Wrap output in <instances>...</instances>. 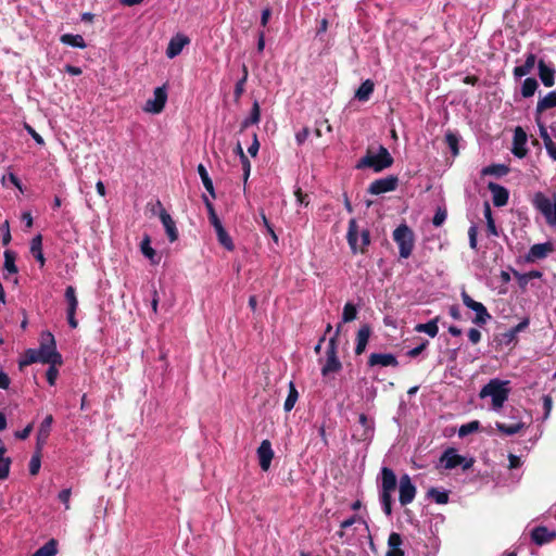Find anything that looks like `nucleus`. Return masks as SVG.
<instances>
[{
	"mask_svg": "<svg viewBox=\"0 0 556 556\" xmlns=\"http://www.w3.org/2000/svg\"><path fill=\"white\" fill-rule=\"evenodd\" d=\"M508 380L491 379L479 392L481 399L491 397L492 410L500 412L508 400L510 389Z\"/></svg>",
	"mask_w": 556,
	"mask_h": 556,
	"instance_id": "nucleus-1",
	"label": "nucleus"
},
{
	"mask_svg": "<svg viewBox=\"0 0 556 556\" xmlns=\"http://www.w3.org/2000/svg\"><path fill=\"white\" fill-rule=\"evenodd\" d=\"M38 353L42 364L61 366L63 363L62 355L56 351L54 337L49 331L41 334Z\"/></svg>",
	"mask_w": 556,
	"mask_h": 556,
	"instance_id": "nucleus-2",
	"label": "nucleus"
},
{
	"mask_svg": "<svg viewBox=\"0 0 556 556\" xmlns=\"http://www.w3.org/2000/svg\"><path fill=\"white\" fill-rule=\"evenodd\" d=\"M392 237L399 248L400 257L408 258L415 247V235L413 230L406 224H401L393 231Z\"/></svg>",
	"mask_w": 556,
	"mask_h": 556,
	"instance_id": "nucleus-3",
	"label": "nucleus"
},
{
	"mask_svg": "<svg viewBox=\"0 0 556 556\" xmlns=\"http://www.w3.org/2000/svg\"><path fill=\"white\" fill-rule=\"evenodd\" d=\"M532 203L549 225H556V195L551 199L542 192H536Z\"/></svg>",
	"mask_w": 556,
	"mask_h": 556,
	"instance_id": "nucleus-4",
	"label": "nucleus"
},
{
	"mask_svg": "<svg viewBox=\"0 0 556 556\" xmlns=\"http://www.w3.org/2000/svg\"><path fill=\"white\" fill-rule=\"evenodd\" d=\"M341 325H338L337 330L333 334V337L330 338L327 351H326V363L321 368V375L328 376L332 372H338L341 368V362L338 358L337 355V338L340 332Z\"/></svg>",
	"mask_w": 556,
	"mask_h": 556,
	"instance_id": "nucleus-5",
	"label": "nucleus"
},
{
	"mask_svg": "<svg viewBox=\"0 0 556 556\" xmlns=\"http://www.w3.org/2000/svg\"><path fill=\"white\" fill-rule=\"evenodd\" d=\"M167 101V89L166 85L156 87L153 92V99H149L146 102L144 111L153 114H160L163 112Z\"/></svg>",
	"mask_w": 556,
	"mask_h": 556,
	"instance_id": "nucleus-6",
	"label": "nucleus"
},
{
	"mask_svg": "<svg viewBox=\"0 0 556 556\" xmlns=\"http://www.w3.org/2000/svg\"><path fill=\"white\" fill-rule=\"evenodd\" d=\"M417 493L415 484L408 475L401 476L399 480V501L402 506L410 504Z\"/></svg>",
	"mask_w": 556,
	"mask_h": 556,
	"instance_id": "nucleus-7",
	"label": "nucleus"
},
{
	"mask_svg": "<svg viewBox=\"0 0 556 556\" xmlns=\"http://www.w3.org/2000/svg\"><path fill=\"white\" fill-rule=\"evenodd\" d=\"M463 303L470 309L476 313V317L473 323L481 326L486 324V321L491 318V315L488 313L485 306L471 299L465 291L462 292Z\"/></svg>",
	"mask_w": 556,
	"mask_h": 556,
	"instance_id": "nucleus-8",
	"label": "nucleus"
},
{
	"mask_svg": "<svg viewBox=\"0 0 556 556\" xmlns=\"http://www.w3.org/2000/svg\"><path fill=\"white\" fill-rule=\"evenodd\" d=\"M65 301L67 303V323L71 328L75 329L78 326V321L75 317L78 307V300L76 296V290L73 286H67L64 293Z\"/></svg>",
	"mask_w": 556,
	"mask_h": 556,
	"instance_id": "nucleus-9",
	"label": "nucleus"
},
{
	"mask_svg": "<svg viewBox=\"0 0 556 556\" xmlns=\"http://www.w3.org/2000/svg\"><path fill=\"white\" fill-rule=\"evenodd\" d=\"M440 463L445 469H453L457 466H463L464 469H468L471 466V463L457 454L455 448H447L441 456Z\"/></svg>",
	"mask_w": 556,
	"mask_h": 556,
	"instance_id": "nucleus-10",
	"label": "nucleus"
},
{
	"mask_svg": "<svg viewBox=\"0 0 556 556\" xmlns=\"http://www.w3.org/2000/svg\"><path fill=\"white\" fill-rule=\"evenodd\" d=\"M357 168L371 167L375 172L379 173L382 170V144L378 147V151L376 153L372 152L370 148H368L366 155L363 156L357 165Z\"/></svg>",
	"mask_w": 556,
	"mask_h": 556,
	"instance_id": "nucleus-11",
	"label": "nucleus"
},
{
	"mask_svg": "<svg viewBox=\"0 0 556 556\" xmlns=\"http://www.w3.org/2000/svg\"><path fill=\"white\" fill-rule=\"evenodd\" d=\"M156 206H159V217L165 228L166 235L170 242H175L178 239V230L176 227L175 220L168 214V212L164 208L162 202L160 200L156 201Z\"/></svg>",
	"mask_w": 556,
	"mask_h": 556,
	"instance_id": "nucleus-12",
	"label": "nucleus"
},
{
	"mask_svg": "<svg viewBox=\"0 0 556 556\" xmlns=\"http://www.w3.org/2000/svg\"><path fill=\"white\" fill-rule=\"evenodd\" d=\"M527 141L528 136L527 132L523 130L522 127L517 126L514 130V138H513V149L511 152L515 156L522 159L526 156L528 149H527Z\"/></svg>",
	"mask_w": 556,
	"mask_h": 556,
	"instance_id": "nucleus-13",
	"label": "nucleus"
},
{
	"mask_svg": "<svg viewBox=\"0 0 556 556\" xmlns=\"http://www.w3.org/2000/svg\"><path fill=\"white\" fill-rule=\"evenodd\" d=\"M397 481L394 472L384 467L383 488H384V514H391V496L390 492L396 488Z\"/></svg>",
	"mask_w": 556,
	"mask_h": 556,
	"instance_id": "nucleus-14",
	"label": "nucleus"
},
{
	"mask_svg": "<svg viewBox=\"0 0 556 556\" xmlns=\"http://www.w3.org/2000/svg\"><path fill=\"white\" fill-rule=\"evenodd\" d=\"M257 457L260 467L263 471H267L270 468L271 460L274 458V451L269 440H264L257 447Z\"/></svg>",
	"mask_w": 556,
	"mask_h": 556,
	"instance_id": "nucleus-15",
	"label": "nucleus"
},
{
	"mask_svg": "<svg viewBox=\"0 0 556 556\" xmlns=\"http://www.w3.org/2000/svg\"><path fill=\"white\" fill-rule=\"evenodd\" d=\"M53 424V416L47 415L45 419L41 421L38 432H37V439H36V445L37 450H42L45 444L48 441V438L51 432V426Z\"/></svg>",
	"mask_w": 556,
	"mask_h": 556,
	"instance_id": "nucleus-16",
	"label": "nucleus"
},
{
	"mask_svg": "<svg viewBox=\"0 0 556 556\" xmlns=\"http://www.w3.org/2000/svg\"><path fill=\"white\" fill-rule=\"evenodd\" d=\"M189 42L190 40L187 36L177 35L173 37L167 46L166 55L170 59L177 56Z\"/></svg>",
	"mask_w": 556,
	"mask_h": 556,
	"instance_id": "nucleus-17",
	"label": "nucleus"
},
{
	"mask_svg": "<svg viewBox=\"0 0 556 556\" xmlns=\"http://www.w3.org/2000/svg\"><path fill=\"white\" fill-rule=\"evenodd\" d=\"M370 334H371L370 326L368 324L362 325L356 334V346H355L356 355H361L364 353Z\"/></svg>",
	"mask_w": 556,
	"mask_h": 556,
	"instance_id": "nucleus-18",
	"label": "nucleus"
},
{
	"mask_svg": "<svg viewBox=\"0 0 556 556\" xmlns=\"http://www.w3.org/2000/svg\"><path fill=\"white\" fill-rule=\"evenodd\" d=\"M556 538L555 531H549L545 527H536L531 532V539L533 542H535L538 545H542L545 543L551 542Z\"/></svg>",
	"mask_w": 556,
	"mask_h": 556,
	"instance_id": "nucleus-19",
	"label": "nucleus"
},
{
	"mask_svg": "<svg viewBox=\"0 0 556 556\" xmlns=\"http://www.w3.org/2000/svg\"><path fill=\"white\" fill-rule=\"evenodd\" d=\"M539 76L545 87H552L555 83V70L547 65L543 60L538 63Z\"/></svg>",
	"mask_w": 556,
	"mask_h": 556,
	"instance_id": "nucleus-20",
	"label": "nucleus"
},
{
	"mask_svg": "<svg viewBox=\"0 0 556 556\" xmlns=\"http://www.w3.org/2000/svg\"><path fill=\"white\" fill-rule=\"evenodd\" d=\"M403 540L399 533L392 532L388 539V552L386 556H404L402 549Z\"/></svg>",
	"mask_w": 556,
	"mask_h": 556,
	"instance_id": "nucleus-21",
	"label": "nucleus"
},
{
	"mask_svg": "<svg viewBox=\"0 0 556 556\" xmlns=\"http://www.w3.org/2000/svg\"><path fill=\"white\" fill-rule=\"evenodd\" d=\"M489 189L492 192L493 195V204L495 206H504L508 201V191L506 188L491 182L489 185Z\"/></svg>",
	"mask_w": 556,
	"mask_h": 556,
	"instance_id": "nucleus-22",
	"label": "nucleus"
},
{
	"mask_svg": "<svg viewBox=\"0 0 556 556\" xmlns=\"http://www.w3.org/2000/svg\"><path fill=\"white\" fill-rule=\"evenodd\" d=\"M552 251L549 243H538L530 248L528 253L529 261H536L544 258Z\"/></svg>",
	"mask_w": 556,
	"mask_h": 556,
	"instance_id": "nucleus-23",
	"label": "nucleus"
},
{
	"mask_svg": "<svg viewBox=\"0 0 556 556\" xmlns=\"http://www.w3.org/2000/svg\"><path fill=\"white\" fill-rule=\"evenodd\" d=\"M30 253L40 263V266H45L46 258L42 253V237L41 235H37L31 239L30 242Z\"/></svg>",
	"mask_w": 556,
	"mask_h": 556,
	"instance_id": "nucleus-24",
	"label": "nucleus"
},
{
	"mask_svg": "<svg viewBox=\"0 0 556 556\" xmlns=\"http://www.w3.org/2000/svg\"><path fill=\"white\" fill-rule=\"evenodd\" d=\"M535 55L533 53H529L526 58L525 64L520 66H516L514 68V76L515 78H521L526 75H528L535 65Z\"/></svg>",
	"mask_w": 556,
	"mask_h": 556,
	"instance_id": "nucleus-25",
	"label": "nucleus"
},
{
	"mask_svg": "<svg viewBox=\"0 0 556 556\" xmlns=\"http://www.w3.org/2000/svg\"><path fill=\"white\" fill-rule=\"evenodd\" d=\"M151 241L148 236L141 241L140 249L142 254L148 257L151 264L156 265L160 263L161 257L157 256L155 250L151 247Z\"/></svg>",
	"mask_w": 556,
	"mask_h": 556,
	"instance_id": "nucleus-26",
	"label": "nucleus"
},
{
	"mask_svg": "<svg viewBox=\"0 0 556 556\" xmlns=\"http://www.w3.org/2000/svg\"><path fill=\"white\" fill-rule=\"evenodd\" d=\"M495 427L503 434L514 435V434L520 432L525 428V424L520 420H517L516 422L510 424V425H506L503 422H496Z\"/></svg>",
	"mask_w": 556,
	"mask_h": 556,
	"instance_id": "nucleus-27",
	"label": "nucleus"
},
{
	"mask_svg": "<svg viewBox=\"0 0 556 556\" xmlns=\"http://www.w3.org/2000/svg\"><path fill=\"white\" fill-rule=\"evenodd\" d=\"M60 41L74 48L85 49L87 47L81 35L64 34L60 37Z\"/></svg>",
	"mask_w": 556,
	"mask_h": 556,
	"instance_id": "nucleus-28",
	"label": "nucleus"
},
{
	"mask_svg": "<svg viewBox=\"0 0 556 556\" xmlns=\"http://www.w3.org/2000/svg\"><path fill=\"white\" fill-rule=\"evenodd\" d=\"M197 170H198L199 176L201 177V180H202V184H203L205 190L210 193V195L212 198L215 199L216 198V193H215V189H214V186H213V181L210 178L208 173H207L205 166L203 164H199Z\"/></svg>",
	"mask_w": 556,
	"mask_h": 556,
	"instance_id": "nucleus-29",
	"label": "nucleus"
},
{
	"mask_svg": "<svg viewBox=\"0 0 556 556\" xmlns=\"http://www.w3.org/2000/svg\"><path fill=\"white\" fill-rule=\"evenodd\" d=\"M215 231H216V236H217V240L219 242V244L222 247H224L227 251H233L235 250V244H233V241L231 239V237L228 235V232L226 231V229L224 228V226H219L217 228H215Z\"/></svg>",
	"mask_w": 556,
	"mask_h": 556,
	"instance_id": "nucleus-30",
	"label": "nucleus"
},
{
	"mask_svg": "<svg viewBox=\"0 0 556 556\" xmlns=\"http://www.w3.org/2000/svg\"><path fill=\"white\" fill-rule=\"evenodd\" d=\"M58 553V541L50 539L41 547H39L33 556H55Z\"/></svg>",
	"mask_w": 556,
	"mask_h": 556,
	"instance_id": "nucleus-31",
	"label": "nucleus"
},
{
	"mask_svg": "<svg viewBox=\"0 0 556 556\" xmlns=\"http://www.w3.org/2000/svg\"><path fill=\"white\" fill-rule=\"evenodd\" d=\"M553 108H556V91L548 92L546 96L540 99L536 104L538 113Z\"/></svg>",
	"mask_w": 556,
	"mask_h": 556,
	"instance_id": "nucleus-32",
	"label": "nucleus"
},
{
	"mask_svg": "<svg viewBox=\"0 0 556 556\" xmlns=\"http://www.w3.org/2000/svg\"><path fill=\"white\" fill-rule=\"evenodd\" d=\"M374 91V83L369 79L365 80L355 91V98L359 101H367Z\"/></svg>",
	"mask_w": 556,
	"mask_h": 556,
	"instance_id": "nucleus-33",
	"label": "nucleus"
},
{
	"mask_svg": "<svg viewBox=\"0 0 556 556\" xmlns=\"http://www.w3.org/2000/svg\"><path fill=\"white\" fill-rule=\"evenodd\" d=\"M260 118H261L260 104L257 101H254L251 112H250V116L248 118H245L241 124V130L245 129L250 125L257 124L260 122Z\"/></svg>",
	"mask_w": 556,
	"mask_h": 556,
	"instance_id": "nucleus-34",
	"label": "nucleus"
},
{
	"mask_svg": "<svg viewBox=\"0 0 556 556\" xmlns=\"http://www.w3.org/2000/svg\"><path fill=\"white\" fill-rule=\"evenodd\" d=\"M348 242L353 250V252H356L358 250L357 241H358V231L356 222L354 219H351L349 223V231H348Z\"/></svg>",
	"mask_w": 556,
	"mask_h": 556,
	"instance_id": "nucleus-35",
	"label": "nucleus"
},
{
	"mask_svg": "<svg viewBox=\"0 0 556 556\" xmlns=\"http://www.w3.org/2000/svg\"><path fill=\"white\" fill-rule=\"evenodd\" d=\"M299 399L298 390L292 381L289 382V393L285 401L283 408L286 412H291Z\"/></svg>",
	"mask_w": 556,
	"mask_h": 556,
	"instance_id": "nucleus-36",
	"label": "nucleus"
},
{
	"mask_svg": "<svg viewBox=\"0 0 556 556\" xmlns=\"http://www.w3.org/2000/svg\"><path fill=\"white\" fill-rule=\"evenodd\" d=\"M415 330L417 332H424L430 336L431 338H434L439 332V327L437 325V319H432L426 324H418L415 327Z\"/></svg>",
	"mask_w": 556,
	"mask_h": 556,
	"instance_id": "nucleus-37",
	"label": "nucleus"
},
{
	"mask_svg": "<svg viewBox=\"0 0 556 556\" xmlns=\"http://www.w3.org/2000/svg\"><path fill=\"white\" fill-rule=\"evenodd\" d=\"M538 86H539V84L535 78H532V77L526 78L521 86L522 97H525V98L532 97L535 93Z\"/></svg>",
	"mask_w": 556,
	"mask_h": 556,
	"instance_id": "nucleus-38",
	"label": "nucleus"
},
{
	"mask_svg": "<svg viewBox=\"0 0 556 556\" xmlns=\"http://www.w3.org/2000/svg\"><path fill=\"white\" fill-rule=\"evenodd\" d=\"M16 255L14 252L7 250L4 252V269L10 274H16L18 271L17 266L15 265Z\"/></svg>",
	"mask_w": 556,
	"mask_h": 556,
	"instance_id": "nucleus-39",
	"label": "nucleus"
},
{
	"mask_svg": "<svg viewBox=\"0 0 556 556\" xmlns=\"http://www.w3.org/2000/svg\"><path fill=\"white\" fill-rule=\"evenodd\" d=\"M356 317H357L356 306L353 303L348 302L343 307L342 321L351 323L354 319H356Z\"/></svg>",
	"mask_w": 556,
	"mask_h": 556,
	"instance_id": "nucleus-40",
	"label": "nucleus"
},
{
	"mask_svg": "<svg viewBox=\"0 0 556 556\" xmlns=\"http://www.w3.org/2000/svg\"><path fill=\"white\" fill-rule=\"evenodd\" d=\"M41 451L42 450H37L36 448L34 455L30 458V462H29V473L31 476L38 475V472L40 470V466H41Z\"/></svg>",
	"mask_w": 556,
	"mask_h": 556,
	"instance_id": "nucleus-41",
	"label": "nucleus"
},
{
	"mask_svg": "<svg viewBox=\"0 0 556 556\" xmlns=\"http://www.w3.org/2000/svg\"><path fill=\"white\" fill-rule=\"evenodd\" d=\"M480 427V422L478 420H472L470 422H467L465 425H462L458 429V435L460 438H464L470 433L476 432Z\"/></svg>",
	"mask_w": 556,
	"mask_h": 556,
	"instance_id": "nucleus-42",
	"label": "nucleus"
},
{
	"mask_svg": "<svg viewBox=\"0 0 556 556\" xmlns=\"http://www.w3.org/2000/svg\"><path fill=\"white\" fill-rule=\"evenodd\" d=\"M484 217L486 219V228H488V232L492 236H497V229H496V226H495V222L492 217V212H491V207L489 204H485V207H484Z\"/></svg>",
	"mask_w": 556,
	"mask_h": 556,
	"instance_id": "nucleus-43",
	"label": "nucleus"
},
{
	"mask_svg": "<svg viewBox=\"0 0 556 556\" xmlns=\"http://www.w3.org/2000/svg\"><path fill=\"white\" fill-rule=\"evenodd\" d=\"M40 363L38 350L29 349L25 353V358L20 362V367H24L34 363Z\"/></svg>",
	"mask_w": 556,
	"mask_h": 556,
	"instance_id": "nucleus-44",
	"label": "nucleus"
},
{
	"mask_svg": "<svg viewBox=\"0 0 556 556\" xmlns=\"http://www.w3.org/2000/svg\"><path fill=\"white\" fill-rule=\"evenodd\" d=\"M428 495L438 504H446L448 502V494L435 488H431L428 491Z\"/></svg>",
	"mask_w": 556,
	"mask_h": 556,
	"instance_id": "nucleus-45",
	"label": "nucleus"
},
{
	"mask_svg": "<svg viewBox=\"0 0 556 556\" xmlns=\"http://www.w3.org/2000/svg\"><path fill=\"white\" fill-rule=\"evenodd\" d=\"M445 141L454 155L458 154V136L454 132L445 135Z\"/></svg>",
	"mask_w": 556,
	"mask_h": 556,
	"instance_id": "nucleus-46",
	"label": "nucleus"
},
{
	"mask_svg": "<svg viewBox=\"0 0 556 556\" xmlns=\"http://www.w3.org/2000/svg\"><path fill=\"white\" fill-rule=\"evenodd\" d=\"M11 459L0 456V480L5 479L10 472Z\"/></svg>",
	"mask_w": 556,
	"mask_h": 556,
	"instance_id": "nucleus-47",
	"label": "nucleus"
},
{
	"mask_svg": "<svg viewBox=\"0 0 556 556\" xmlns=\"http://www.w3.org/2000/svg\"><path fill=\"white\" fill-rule=\"evenodd\" d=\"M245 77H241L236 86H235V90H233V98H235V101L238 102L240 100V98L242 97L243 92H244V86H245Z\"/></svg>",
	"mask_w": 556,
	"mask_h": 556,
	"instance_id": "nucleus-48",
	"label": "nucleus"
},
{
	"mask_svg": "<svg viewBox=\"0 0 556 556\" xmlns=\"http://www.w3.org/2000/svg\"><path fill=\"white\" fill-rule=\"evenodd\" d=\"M56 366L58 365H50V367L48 368V370L46 372L47 381L50 386L55 384V381H56V378L59 375V370L56 369Z\"/></svg>",
	"mask_w": 556,
	"mask_h": 556,
	"instance_id": "nucleus-49",
	"label": "nucleus"
},
{
	"mask_svg": "<svg viewBox=\"0 0 556 556\" xmlns=\"http://www.w3.org/2000/svg\"><path fill=\"white\" fill-rule=\"evenodd\" d=\"M399 179L396 176H388L384 178V193L396 189Z\"/></svg>",
	"mask_w": 556,
	"mask_h": 556,
	"instance_id": "nucleus-50",
	"label": "nucleus"
},
{
	"mask_svg": "<svg viewBox=\"0 0 556 556\" xmlns=\"http://www.w3.org/2000/svg\"><path fill=\"white\" fill-rule=\"evenodd\" d=\"M477 235L478 229L476 225H471L468 229L469 245L472 250H477Z\"/></svg>",
	"mask_w": 556,
	"mask_h": 556,
	"instance_id": "nucleus-51",
	"label": "nucleus"
},
{
	"mask_svg": "<svg viewBox=\"0 0 556 556\" xmlns=\"http://www.w3.org/2000/svg\"><path fill=\"white\" fill-rule=\"evenodd\" d=\"M261 217H262L263 224H264V226H265V228L267 230V233L274 239L275 242H277L278 241V236L276 235L271 224L267 219V217L264 214V212L261 213Z\"/></svg>",
	"mask_w": 556,
	"mask_h": 556,
	"instance_id": "nucleus-52",
	"label": "nucleus"
},
{
	"mask_svg": "<svg viewBox=\"0 0 556 556\" xmlns=\"http://www.w3.org/2000/svg\"><path fill=\"white\" fill-rule=\"evenodd\" d=\"M368 193L370 194H382V178L376 179L368 188Z\"/></svg>",
	"mask_w": 556,
	"mask_h": 556,
	"instance_id": "nucleus-53",
	"label": "nucleus"
},
{
	"mask_svg": "<svg viewBox=\"0 0 556 556\" xmlns=\"http://www.w3.org/2000/svg\"><path fill=\"white\" fill-rule=\"evenodd\" d=\"M71 495H72L71 489H64L58 495L59 501L62 502L65 505L66 509L70 508Z\"/></svg>",
	"mask_w": 556,
	"mask_h": 556,
	"instance_id": "nucleus-54",
	"label": "nucleus"
},
{
	"mask_svg": "<svg viewBox=\"0 0 556 556\" xmlns=\"http://www.w3.org/2000/svg\"><path fill=\"white\" fill-rule=\"evenodd\" d=\"M538 126H539V130H540V137L542 138L544 146L552 142L553 140H552L551 136L548 135L546 127L540 122L539 118H538Z\"/></svg>",
	"mask_w": 556,
	"mask_h": 556,
	"instance_id": "nucleus-55",
	"label": "nucleus"
},
{
	"mask_svg": "<svg viewBox=\"0 0 556 556\" xmlns=\"http://www.w3.org/2000/svg\"><path fill=\"white\" fill-rule=\"evenodd\" d=\"M25 129L38 144H45L43 138L31 126L25 124Z\"/></svg>",
	"mask_w": 556,
	"mask_h": 556,
	"instance_id": "nucleus-56",
	"label": "nucleus"
},
{
	"mask_svg": "<svg viewBox=\"0 0 556 556\" xmlns=\"http://www.w3.org/2000/svg\"><path fill=\"white\" fill-rule=\"evenodd\" d=\"M207 214H208V220H210L211 225L214 227V229L223 225L219 217L216 214L215 208H213V210L210 208Z\"/></svg>",
	"mask_w": 556,
	"mask_h": 556,
	"instance_id": "nucleus-57",
	"label": "nucleus"
},
{
	"mask_svg": "<svg viewBox=\"0 0 556 556\" xmlns=\"http://www.w3.org/2000/svg\"><path fill=\"white\" fill-rule=\"evenodd\" d=\"M376 365H382V353H372L368 359V367L371 369Z\"/></svg>",
	"mask_w": 556,
	"mask_h": 556,
	"instance_id": "nucleus-58",
	"label": "nucleus"
},
{
	"mask_svg": "<svg viewBox=\"0 0 556 556\" xmlns=\"http://www.w3.org/2000/svg\"><path fill=\"white\" fill-rule=\"evenodd\" d=\"M241 164L243 167V178H244V181H247L250 176V170H251V163L247 155H242Z\"/></svg>",
	"mask_w": 556,
	"mask_h": 556,
	"instance_id": "nucleus-59",
	"label": "nucleus"
},
{
	"mask_svg": "<svg viewBox=\"0 0 556 556\" xmlns=\"http://www.w3.org/2000/svg\"><path fill=\"white\" fill-rule=\"evenodd\" d=\"M33 431V424H28L23 430L15 432V437L20 440H25Z\"/></svg>",
	"mask_w": 556,
	"mask_h": 556,
	"instance_id": "nucleus-60",
	"label": "nucleus"
},
{
	"mask_svg": "<svg viewBox=\"0 0 556 556\" xmlns=\"http://www.w3.org/2000/svg\"><path fill=\"white\" fill-rule=\"evenodd\" d=\"M445 219H446L445 211H438L433 216L432 223L434 226L439 227L444 223Z\"/></svg>",
	"mask_w": 556,
	"mask_h": 556,
	"instance_id": "nucleus-61",
	"label": "nucleus"
},
{
	"mask_svg": "<svg viewBox=\"0 0 556 556\" xmlns=\"http://www.w3.org/2000/svg\"><path fill=\"white\" fill-rule=\"evenodd\" d=\"M468 339L471 343L477 344L481 340V332L476 328H471L468 331Z\"/></svg>",
	"mask_w": 556,
	"mask_h": 556,
	"instance_id": "nucleus-62",
	"label": "nucleus"
},
{
	"mask_svg": "<svg viewBox=\"0 0 556 556\" xmlns=\"http://www.w3.org/2000/svg\"><path fill=\"white\" fill-rule=\"evenodd\" d=\"M258 149H260V142L257 140V135L254 134L253 135V142L249 147L248 152L250 153L251 156H256L257 152H258Z\"/></svg>",
	"mask_w": 556,
	"mask_h": 556,
	"instance_id": "nucleus-63",
	"label": "nucleus"
},
{
	"mask_svg": "<svg viewBox=\"0 0 556 556\" xmlns=\"http://www.w3.org/2000/svg\"><path fill=\"white\" fill-rule=\"evenodd\" d=\"M546 151H547V154L554 160L556 161V143L554 141L547 143L544 146Z\"/></svg>",
	"mask_w": 556,
	"mask_h": 556,
	"instance_id": "nucleus-64",
	"label": "nucleus"
}]
</instances>
